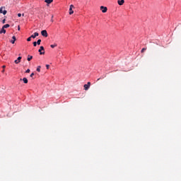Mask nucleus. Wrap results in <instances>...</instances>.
Returning <instances> with one entry per match:
<instances>
[{
    "instance_id": "obj_1",
    "label": "nucleus",
    "mask_w": 181,
    "mask_h": 181,
    "mask_svg": "<svg viewBox=\"0 0 181 181\" xmlns=\"http://www.w3.org/2000/svg\"><path fill=\"white\" fill-rule=\"evenodd\" d=\"M41 35L42 36H43L44 37H47V36H49V35L47 34V31L46 30H43L41 31Z\"/></svg>"
},
{
    "instance_id": "obj_2",
    "label": "nucleus",
    "mask_w": 181,
    "mask_h": 181,
    "mask_svg": "<svg viewBox=\"0 0 181 181\" xmlns=\"http://www.w3.org/2000/svg\"><path fill=\"white\" fill-rule=\"evenodd\" d=\"M90 86H91V83L90 82H88L87 84H85L83 86L84 90L86 91H87V90H88V88H90Z\"/></svg>"
},
{
    "instance_id": "obj_3",
    "label": "nucleus",
    "mask_w": 181,
    "mask_h": 181,
    "mask_svg": "<svg viewBox=\"0 0 181 181\" xmlns=\"http://www.w3.org/2000/svg\"><path fill=\"white\" fill-rule=\"evenodd\" d=\"M100 11H102L103 13H105L107 11H108V8L105 6H101Z\"/></svg>"
},
{
    "instance_id": "obj_4",
    "label": "nucleus",
    "mask_w": 181,
    "mask_h": 181,
    "mask_svg": "<svg viewBox=\"0 0 181 181\" xmlns=\"http://www.w3.org/2000/svg\"><path fill=\"white\" fill-rule=\"evenodd\" d=\"M42 50L43 52H42ZM40 54H45V47L43 46H41L38 50Z\"/></svg>"
},
{
    "instance_id": "obj_5",
    "label": "nucleus",
    "mask_w": 181,
    "mask_h": 181,
    "mask_svg": "<svg viewBox=\"0 0 181 181\" xmlns=\"http://www.w3.org/2000/svg\"><path fill=\"white\" fill-rule=\"evenodd\" d=\"M73 8H74V6L71 4L69 8V15H73V13H74V11H73Z\"/></svg>"
},
{
    "instance_id": "obj_6",
    "label": "nucleus",
    "mask_w": 181,
    "mask_h": 181,
    "mask_svg": "<svg viewBox=\"0 0 181 181\" xmlns=\"http://www.w3.org/2000/svg\"><path fill=\"white\" fill-rule=\"evenodd\" d=\"M21 60H22V57H18L17 59L14 61L16 64H19L21 63Z\"/></svg>"
},
{
    "instance_id": "obj_7",
    "label": "nucleus",
    "mask_w": 181,
    "mask_h": 181,
    "mask_svg": "<svg viewBox=\"0 0 181 181\" xmlns=\"http://www.w3.org/2000/svg\"><path fill=\"white\" fill-rule=\"evenodd\" d=\"M8 11H6V10L4 11V7H1L0 8V13H3V15H5L6 13H7Z\"/></svg>"
},
{
    "instance_id": "obj_8",
    "label": "nucleus",
    "mask_w": 181,
    "mask_h": 181,
    "mask_svg": "<svg viewBox=\"0 0 181 181\" xmlns=\"http://www.w3.org/2000/svg\"><path fill=\"white\" fill-rule=\"evenodd\" d=\"M117 4H118V5L122 6V5H124V4H125V1L124 0H118Z\"/></svg>"
},
{
    "instance_id": "obj_9",
    "label": "nucleus",
    "mask_w": 181,
    "mask_h": 181,
    "mask_svg": "<svg viewBox=\"0 0 181 181\" xmlns=\"http://www.w3.org/2000/svg\"><path fill=\"white\" fill-rule=\"evenodd\" d=\"M37 36H39V33H35L34 35H32L30 36V37H32L33 39H35V37H37Z\"/></svg>"
},
{
    "instance_id": "obj_10",
    "label": "nucleus",
    "mask_w": 181,
    "mask_h": 181,
    "mask_svg": "<svg viewBox=\"0 0 181 181\" xmlns=\"http://www.w3.org/2000/svg\"><path fill=\"white\" fill-rule=\"evenodd\" d=\"M1 33H6V30H5L4 27H2L1 30H0V35H1Z\"/></svg>"
},
{
    "instance_id": "obj_11",
    "label": "nucleus",
    "mask_w": 181,
    "mask_h": 181,
    "mask_svg": "<svg viewBox=\"0 0 181 181\" xmlns=\"http://www.w3.org/2000/svg\"><path fill=\"white\" fill-rule=\"evenodd\" d=\"M12 39L13 40H11L10 42H11V43H12V45H13L15 43V42L16 41V37L13 36Z\"/></svg>"
},
{
    "instance_id": "obj_12",
    "label": "nucleus",
    "mask_w": 181,
    "mask_h": 181,
    "mask_svg": "<svg viewBox=\"0 0 181 181\" xmlns=\"http://www.w3.org/2000/svg\"><path fill=\"white\" fill-rule=\"evenodd\" d=\"M32 59H33V56H30V55H28V58H27V60L28 62H30L32 60Z\"/></svg>"
},
{
    "instance_id": "obj_13",
    "label": "nucleus",
    "mask_w": 181,
    "mask_h": 181,
    "mask_svg": "<svg viewBox=\"0 0 181 181\" xmlns=\"http://www.w3.org/2000/svg\"><path fill=\"white\" fill-rule=\"evenodd\" d=\"M23 83H24L25 84H28V78H23Z\"/></svg>"
},
{
    "instance_id": "obj_14",
    "label": "nucleus",
    "mask_w": 181,
    "mask_h": 181,
    "mask_svg": "<svg viewBox=\"0 0 181 181\" xmlns=\"http://www.w3.org/2000/svg\"><path fill=\"white\" fill-rule=\"evenodd\" d=\"M45 2H46V4H52V2H53V0H45Z\"/></svg>"
},
{
    "instance_id": "obj_15",
    "label": "nucleus",
    "mask_w": 181,
    "mask_h": 181,
    "mask_svg": "<svg viewBox=\"0 0 181 181\" xmlns=\"http://www.w3.org/2000/svg\"><path fill=\"white\" fill-rule=\"evenodd\" d=\"M9 26H11L9 24H6V25H3V28L4 29H6V28H9Z\"/></svg>"
},
{
    "instance_id": "obj_16",
    "label": "nucleus",
    "mask_w": 181,
    "mask_h": 181,
    "mask_svg": "<svg viewBox=\"0 0 181 181\" xmlns=\"http://www.w3.org/2000/svg\"><path fill=\"white\" fill-rule=\"evenodd\" d=\"M57 47V44H54V45H51L50 47H52V49H54V47Z\"/></svg>"
},
{
    "instance_id": "obj_17",
    "label": "nucleus",
    "mask_w": 181,
    "mask_h": 181,
    "mask_svg": "<svg viewBox=\"0 0 181 181\" xmlns=\"http://www.w3.org/2000/svg\"><path fill=\"white\" fill-rule=\"evenodd\" d=\"M40 69H41V66H38L37 68V71H38V73H40Z\"/></svg>"
},
{
    "instance_id": "obj_18",
    "label": "nucleus",
    "mask_w": 181,
    "mask_h": 181,
    "mask_svg": "<svg viewBox=\"0 0 181 181\" xmlns=\"http://www.w3.org/2000/svg\"><path fill=\"white\" fill-rule=\"evenodd\" d=\"M42 42V40H38L37 42V45H40V43Z\"/></svg>"
},
{
    "instance_id": "obj_19",
    "label": "nucleus",
    "mask_w": 181,
    "mask_h": 181,
    "mask_svg": "<svg viewBox=\"0 0 181 181\" xmlns=\"http://www.w3.org/2000/svg\"><path fill=\"white\" fill-rule=\"evenodd\" d=\"M33 46H34L35 47H36V46H37V42H34L33 43Z\"/></svg>"
},
{
    "instance_id": "obj_20",
    "label": "nucleus",
    "mask_w": 181,
    "mask_h": 181,
    "mask_svg": "<svg viewBox=\"0 0 181 181\" xmlns=\"http://www.w3.org/2000/svg\"><path fill=\"white\" fill-rule=\"evenodd\" d=\"M145 50H146V48H143L141 51V53H144V52H145Z\"/></svg>"
},
{
    "instance_id": "obj_21",
    "label": "nucleus",
    "mask_w": 181,
    "mask_h": 181,
    "mask_svg": "<svg viewBox=\"0 0 181 181\" xmlns=\"http://www.w3.org/2000/svg\"><path fill=\"white\" fill-rule=\"evenodd\" d=\"M30 40H32V37H30L27 39V42H30Z\"/></svg>"
},
{
    "instance_id": "obj_22",
    "label": "nucleus",
    "mask_w": 181,
    "mask_h": 181,
    "mask_svg": "<svg viewBox=\"0 0 181 181\" xmlns=\"http://www.w3.org/2000/svg\"><path fill=\"white\" fill-rule=\"evenodd\" d=\"M25 73H30V69H27V70L25 71Z\"/></svg>"
},
{
    "instance_id": "obj_23",
    "label": "nucleus",
    "mask_w": 181,
    "mask_h": 181,
    "mask_svg": "<svg viewBox=\"0 0 181 181\" xmlns=\"http://www.w3.org/2000/svg\"><path fill=\"white\" fill-rule=\"evenodd\" d=\"M34 76H35V74H34V73H32V74L30 75V77H33Z\"/></svg>"
},
{
    "instance_id": "obj_24",
    "label": "nucleus",
    "mask_w": 181,
    "mask_h": 181,
    "mask_svg": "<svg viewBox=\"0 0 181 181\" xmlns=\"http://www.w3.org/2000/svg\"><path fill=\"white\" fill-rule=\"evenodd\" d=\"M49 67H50V65L47 64V65H46V68H47V69H49Z\"/></svg>"
},
{
    "instance_id": "obj_25",
    "label": "nucleus",
    "mask_w": 181,
    "mask_h": 181,
    "mask_svg": "<svg viewBox=\"0 0 181 181\" xmlns=\"http://www.w3.org/2000/svg\"><path fill=\"white\" fill-rule=\"evenodd\" d=\"M18 18H21V16H22V14L21 13H18Z\"/></svg>"
},
{
    "instance_id": "obj_26",
    "label": "nucleus",
    "mask_w": 181,
    "mask_h": 181,
    "mask_svg": "<svg viewBox=\"0 0 181 181\" xmlns=\"http://www.w3.org/2000/svg\"><path fill=\"white\" fill-rule=\"evenodd\" d=\"M6 21V19H4V20L2 21V23H5Z\"/></svg>"
},
{
    "instance_id": "obj_27",
    "label": "nucleus",
    "mask_w": 181,
    "mask_h": 181,
    "mask_svg": "<svg viewBox=\"0 0 181 181\" xmlns=\"http://www.w3.org/2000/svg\"><path fill=\"white\" fill-rule=\"evenodd\" d=\"M18 30H21V26H18Z\"/></svg>"
},
{
    "instance_id": "obj_28",
    "label": "nucleus",
    "mask_w": 181,
    "mask_h": 181,
    "mask_svg": "<svg viewBox=\"0 0 181 181\" xmlns=\"http://www.w3.org/2000/svg\"><path fill=\"white\" fill-rule=\"evenodd\" d=\"M101 78H104V77L99 78L98 79V81H100V80H101Z\"/></svg>"
},
{
    "instance_id": "obj_29",
    "label": "nucleus",
    "mask_w": 181,
    "mask_h": 181,
    "mask_svg": "<svg viewBox=\"0 0 181 181\" xmlns=\"http://www.w3.org/2000/svg\"><path fill=\"white\" fill-rule=\"evenodd\" d=\"M51 21H52V22H53V16H52Z\"/></svg>"
},
{
    "instance_id": "obj_30",
    "label": "nucleus",
    "mask_w": 181,
    "mask_h": 181,
    "mask_svg": "<svg viewBox=\"0 0 181 181\" xmlns=\"http://www.w3.org/2000/svg\"><path fill=\"white\" fill-rule=\"evenodd\" d=\"M5 67H6L5 65L3 66V69H5Z\"/></svg>"
},
{
    "instance_id": "obj_31",
    "label": "nucleus",
    "mask_w": 181,
    "mask_h": 181,
    "mask_svg": "<svg viewBox=\"0 0 181 181\" xmlns=\"http://www.w3.org/2000/svg\"><path fill=\"white\" fill-rule=\"evenodd\" d=\"M4 72H5V70H4V69H3L2 73H4Z\"/></svg>"
},
{
    "instance_id": "obj_32",
    "label": "nucleus",
    "mask_w": 181,
    "mask_h": 181,
    "mask_svg": "<svg viewBox=\"0 0 181 181\" xmlns=\"http://www.w3.org/2000/svg\"><path fill=\"white\" fill-rule=\"evenodd\" d=\"M22 16H25V13H23V14H22Z\"/></svg>"
}]
</instances>
